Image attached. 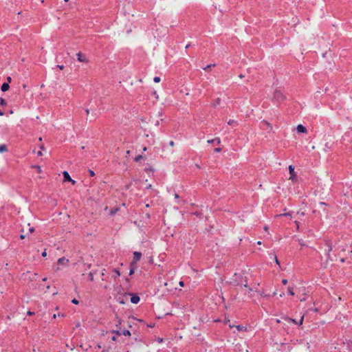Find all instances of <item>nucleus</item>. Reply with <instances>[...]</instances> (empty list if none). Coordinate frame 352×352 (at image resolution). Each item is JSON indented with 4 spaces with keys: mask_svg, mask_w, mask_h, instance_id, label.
Segmentation results:
<instances>
[{
    "mask_svg": "<svg viewBox=\"0 0 352 352\" xmlns=\"http://www.w3.org/2000/svg\"><path fill=\"white\" fill-rule=\"evenodd\" d=\"M324 245L327 248V249L326 250V252H325V254L327 255V261L324 263L322 264V267L324 268H326L328 261H333L332 258L331 257V254H330L331 252L332 251L333 247H332V242L331 240H325Z\"/></svg>",
    "mask_w": 352,
    "mask_h": 352,
    "instance_id": "f257e3e1",
    "label": "nucleus"
},
{
    "mask_svg": "<svg viewBox=\"0 0 352 352\" xmlns=\"http://www.w3.org/2000/svg\"><path fill=\"white\" fill-rule=\"evenodd\" d=\"M274 99L277 102L280 103L283 102L286 99V97L280 89H276L274 93Z\"/></svg>",
    "mask_w": 352,
    "mask_h": 352,
    "instance_id": "f03ea898",
    "label": "nucleus"
},
{
    "mask_svg": "<svg viewBox=\"0 0 352 352\" xmlns=\"http://www.w3.org/2000/svg\"><path fill=\"white\" fill-rule=\"evenodd\" d=\"M126 294L131 296V302L133 304H138L140 300V298L137 294H133L131 292H128V293H126Z\"/></svg>",
    "mask_w": 352,
    "mask_h": 352,
    "instance_id": "7ed1b4c3",
    "label": "nucleus"
},
{
    "mask_svg": "<svg viewBox=\"0 0 352 352\" xmlns=\"http://www.w3.org/2000/svg\"><path fill=\"white\" fill-rule=\"evenodd\" d=\"M142 257V253L140 252H134L133 261L131 263L133 265H137V263L140 260Z\"/></svg>",
    "mask_w": 352,
    "mask_h": 352,
    "instance_id": "20e7f679",
    "label": "nucleus"
},
{
    "mask_svg": "<svg viewBox=\"0 0 352 352\" xmlns=\"http://www.w3.org/2000/svg\"><path fill=\"white\" fill-rule=\"evenodd\" d=\"M303 320H304V316H302L300 318V320H299V322H297L295 319H292L289 317H285V320L287 321L288 322H292L295 324H298V325H302V322H303Z\"/></svg>",
    "mask_w": 352,
    "mask_h": 352,
    "instance_id": "39448f33",
    "label": "nucleus"
},
{
    "mask_svg": "<svg viewBox=\"0 0 352 352\" xmlns=\"http://www.w3.org/2000/svg\"><path fill=\"white\" fill-rule=\"evenodd\" d=\"M76 56H77V59L79 62H81V63H87L88 62V59L87 58L85 54H83L82 53L78 52V53H77Z\"/></svg>",
    "mask_w": 352,
    "mask_h": 352,
    "instance_id": "423d86ee",
    "label": "nucleus"
},
{
    "mask_svg": "<svg viewBox=\"0 0 352 352\" xmlns=\"http://www.w3.org/2000/svg\"><path fill=\"white\" fill-rule=\"evenodd\" d=\"M289 174H290L289 179L293 181L295 180L296 179V174L294 171V166H293L292 165H289Z\"/></svg>",
    "mask_w": 352,
    "mask_h": 352,
    "instance_id": "0eeeda50",
    "label": "nucleus"
},
{
    "mask_svg": "<svg viewBox=\"0 0 352 352\" xmlns=\"http://www.w3.org/2000/svg\"><path fill=\"white\" fill-rule=\"evenodd\" d=\"M120 276V271L116 268L111 270V278L116 280V279Z\"/></svg>",
    "mask_w": 352,
    "mask_h": 352,
    "instance_id": "6e6552de",
    "label": "nucleus"
},
{
    "mask_svg": "<svg viewBox=\"0 0 352 352\" xmlns=\"http://www.w3.org/2000/svg\"><path fill=\"white\" fill-rule=\"evenodd\" d=\"M296 130L297 132L300 133H306L307 132V128L302 124H298L296 127Z\"/></svg>",
    "mask_w": 352,
    "mask_h": 352,
    "instance_id": "1a4fd4ad",
    "label": "nucleus"
},
{
    "mask_svg": "<svg viewBox=\"0 0 352 352\" xmlns=\"http://www.w3.org/2000/svg\"><path fill=\"white\" fill-rule=\"evenodd\" d=\"M69 262V260L65 257H61L58 259L57 263L58 265H65Z\"/></svg>",
    "mask_w": 352,
    "mask_h": 352,
    "instance_id": "9d476101",
    "label": "nucleus"
},
{
    "mask_svg": "<svg viewBox=\"0 0 352 352\" xmlns=\"http://www.w3.org/2000/svg\"><path fill=\"white\" fill-rule=\"evenodd\" d=\"M10 88V85L8 82H3L1 85V89L3 92L8 91Z\"/></svg>",
    "mask_w": 352,
    "mask_h": 352,
    "instance_id": "9b49d317",
    "label": "nucleus"
},
{
    "mask_svg": "<svg viewBox=\"0 0 352 352\" xmlns=\"http://www.w3.org/2000/svg\"><path fill=\"white\" fill-rule=\"evenodd\" d=\"M63 174L64 181H65V182L68 181L69 182V181L72 180V178H71L70 175H69V174L68 173L67 171H64L63 173Z\"/></svg>",
    "mask_w": 352,
    "mask_h": 352,
    "instance_id": "f8f14e48",
    "label": "nucleus"
},
{
    "mask_svg": "<svg viewBox=\"0 0 352 352\" xmlns=\"http://www.w3.org/2000/svg\"><path fill=\"white\" fill-rule=\"evenodd\" d=\"M136 267H137V265H133L132 263H130V269H129V276H131L134 274L135 269L136 268Z\"/></svg>",
    "mask_w": 352,
    "mask_h": 352,
    "instance_id": "ddd939ff",
    "label": "nucleus"
},
{
    "mask_svg": "<svg viewBox=\"0 0 352 352\" xmlns=\"http://www.w3.org/2000/svg\"><path fill=\"white\" fill-rule=\"evenodd\" d=\"M214 142H216L217 144H219L221 143L220 138H215L214 139L208 140V143H209V144L214 143Z\"/></svg>",
    "mask_w": 352,
    "mask_h": 352,
    "instance_id": "4468645a",
    "label": "nucleus"
},
{
    "mask_svg": "<svg viewBox=\"0 0 352 352\" xmlns=\"http://www.w3.org/2000/svg\"><path fill=\"white\" fill-rule=\"evenodd\" d=\"M8 151V147L6 144H0V153H4Z\"/></svg>",
    "mask_w": 352,
    "mask_h": 352,
    "instance_id": "2eb2a0df",
    "label": "nucleus"
},
{
    "mask_svg": "<svg viewBox=\"0 0 352 352\" xmlns=\"http://www.w3.org/2000/svg\"><path fill=\"white\" fill-rule=\"evenodd\" d=\"M143 159L142 155H138L134 158V161L136 162H140Z\"/></svg>",
    "mask_w": 352,
    "mask_h": 352,
    "instance_id": "dca6fc26",
    "label": "nucleus"
},
{
    "mask_svg": "<svg viewBox=\"0 0 352 352\" xmlns=\"http://www.w3.org/2000/svg\"><path fill=\"white\" fill-rule=\"evenodd\" d=\"M236 328L237 329L238 331H245L246 330V327L243 326V325H236Z\"/></svg>",
    "mask_w": 352,
    "mask_h": 352,
    "instance_id": "f3484780",
    "label": "nucleus"
},
{
    "mask_svg": "<svg viewBox=\"0 0 352 352\" xmlns=\"http://www.w3.org/2000/svg\"><path fill=\"white\" fill-rule=\"evenodd\" d=\"M221 104V99L220 98H217L214 102H213V106L214 107H217L218 105H219Z\"/></svg>",
    "mask_w": 352,
    "mask_h": 352,
    "instance_id": "a211bd4d",
    "label": "nucleus"
},
{
    "mask_svg": "<svg viewBox=\"0 0 352 352\" xmlns=\"http://www.w3.org/2000/svg\"><path fill=\"white\" fill-rule=\"evenodd\" d=\"M214 66H215V64L208 65L206 67H203V69L205 70V71H208L209 69H210V68L212 67H214Z\"/></svg>",
    "mask_w": 352,
    "mask_h": 352,
    "instance_id": "6ab92c4d",
    "label": "nucleus"
},
{
    "mask_svg": "<svg viewBox=\"0 0 352 352\" xmlns=\"http://www.w3.org/2000/svg\"><path fill=\"white\" fill-rule=\"evenodd\" d=\"M287 292L291 296H294V295L293 287H289L287 288Z\"/></svg>",
    "mask_w": 352,
    "mask_h": 352,
    "instance_id": "aec40b11",
    "label": "nucleus"
},
{
    "mask_svg": "<svg viewBox=\"0 0 352 352\" xmlns=\"http://www.w3.org/2000/svg\"><path fill=\"white\" fill-rule=\"evenodd\" d=\"M122 335H124V336H131V332H130L129 330L126 329V330H124V331H122Z\"/></svg>",
    "mask_w": 352,
    "mask_h": 352,
    "instance_id": "412c9836",
    "label": "nucleus"
},
{
    "mask_svg": "<svg viewBox=\"0 0 352 352\" xmlns=\"http://www.w3.org/2000/svg\"><path fill=\"white\" fill-rule=\"evenodd\" d=\"M7 104V102L6 101L5 99L2 98H0V105H6Z\"/></svg>",
    "mask_w": 352,
    "mask_h": 352,
    "instance_id": "4be33fe9",
    "label": "nucleus"
},
{
    "mask_svg": "<svg viewBox=\"0 0 352 352\" xmlns=\"http://www.w3.org/2000/svg\"><path fill=\"white\" fill-rule=\"evenodd\" d=\"M112 333H115L116 335H118V336H121L122 335V331L120 330H113Z\"/></svg>",
    "mask_w": 352,
    "mask_h": 352,
    "instance_id": "5701e85b",
    "label": "nucleus"
},
{
    "mask_svg": "<svg viewBox=\"0 0 352 352\" xmlns=\"http://www.w3.org/2000/svg\"><path fill=\"white\" fill-rule=\"evenodd\" d=\"M88 277H89V279L91 280V281H93L94 280V274L92 272H89V274H88Z\"/></svg>",
    "mask_w": 352,
    "mask_h": 352,
    "instance_id": "b1692460",
    "label": "nucleus"
},
{
    "mask_svg": "<svg viewBox=\"0 0 352 352\" xmlns=\"http://www.w3.org/2000/svg\"><path fill=\"white\" fill-rule=\"evenodd\" d=\"M262 122H263V124H265L267 126H269L270 129H272V126H271V124L268 122H267L265 120H263Z\"/></svg>",
    "mask_w": 352,
    "mask_h": 352,
    "instance_id": "393cba45",
    "label": "nucleus"
},
{
    "mask_svg": "<svg viewBox=\"0 0 352 352\" xmlns=\"http://www.w3.org/2000/svg\"><path fill=\"white\" fill-rule=\"evenodd\" d=\"M160 80H161V78H160L159 76H155V77H154V78H153V81H154L155 82H160Z\"/></svg>",
    "mask_w": 352,
    "mask_h": 352,
    "instance_id": "a878e982",
    "label": "nucleus"
},
{
    "mask_svg": "<svg viewBox=\"0 0 352 352\" xmlns=\"http://www.w3.org/2000/svg\"><path fill=\"white\" fill-rule=\"evenodd\" d=\"M89 174L90 177H94L95 175V173L94 170L89 169L88 170Z\"/></svg>",
    "mask_w": 352,
    "mask_h": 352,
    "instance_id": "bb28decb",
    "label": "nucleus"
},
{
    "mask_svg": "<svg viewBox=\"0 0 352 352\" xmlns=\"http://www.w3.org/2000/svg\"><path fill=\"white\" fill-rule=\"evenodd\" d=\"M234 124H236V122L234 120H230L228 122V124L229 125H232Z\"/></svg>",
    "mask_w": 352,
    "mask_h": 352,
    "instance_id": "cd10ccee",
    "label": "nucleus"
},
{
    "mask_svg": "<svg viewBox=\"0 0 352 352\" xmlns=\"http://www.w3.org/2000/svg\"><path fill=\"white\" fill-rule=\"evenodd\" d=\"M72 302L74 305H78L79 303V301L77 299L74 298L73 300H72Z\"/></svg>",
    "mask_w": 352,
    "mask_h": 352,
    "instance_id": "c85d7f7f",
    "label": "nucleus"
},
{
    "mask_svg": "<svg viewBox=\"0 0 352 352\" xmlns=\"http://www.w3.org/2000/svg\"><path fill=\"white\" fill-rule=\"evenodd\" d=\"M120 324H121V319L120 318L117 317V324H116V326L118 327Z\"/></svg>",
    "mask_w": 352,
    "mask_h": 352,
    "instance_id": "c756f323",
    "label": "nucleus"
},
{
    "mask_svg": "<svg viewBox=\"0 0 352 352\" xmlns=\"http://www.w3.org/2000/svg\"><path fill=\"white\" fill-rule=\"evenodd\" d=\"M118 210H119L118 208H116L114 210H112L111 212V214H115Z\"/></svg>",
    "mask_w": 352,
    "mask_h": 352,
    "instance_id": "7c9ffc66",
    "label": "nucleus"
},
{
    "mask_svg": "<svg viewBox=\"0 0 352 352\" xmlns=\"http://www.w3.org/2000/svg\"><path fill=\"white\" fill-rule=\"evenodd\" d=\"M260 295L262 296V297H269L270 295H267L266 294H265L263 292H261L260 293Z\"/></svg>",
    "mask_w": 352,
    "mask_h": 352,
    "instance_id": "2f4dec72",
    "label": "nucleus"
},
{
    "mask_svg": "<svg viewBox=\"0 0 352 352\" xmlns=\"http://www.w3.org/2000/svg\"><path fill=\"white\" fill-rule=\"evenodd\" d=\"M56 67L59 68L61 70H63L65 68L63 65H56Z\"/></svg>",
    "mask_w": 352,
    "mask_h": 352,
    "instance_id": "473e14b6",
    "label": "nucleus"
},
{
    "mask_svg": "<svg viewBox=\"0 0 352 352\" xmlns=\"http://www.w3.org/2000/svg\"><path fill=\"white\" fill-rule=\"evenodd\" d=\"M118 301L119 302V303L120 304H124V301L123 299H121L120 298H118Z\"/></svg>",
    "mask_w": 352,
    "mask_h": 352,
    "instance_id": "72a5a7b5",
    "label": "nucleus"
},
{
    "mask_svg": "<svg viewBox=\"0 0 352 352\" xmlns=\"http://www.w3.org/2000/svg\"><path fill=\"white\" fill-rule=\"evenodd\" d=\"M110 350V346L106 348V349H104L102 352H109Z\"/></svg>",
    "mask_w": 352,
    "mask_h": 352,
    "instance_id": "f704fd0d",
    "label": "nucleus"
},
{
    "mask_svg": "<svg viewBox=\"0 0 352 352\" xmlns=\"http://www.w3.org/2000/svg\"><path fill=\"white\" fill-rule=\"evenodd\" d=\"M299 243L301 246H305V244L304 243L303 241L301 239V240H299Z\"/></svg>",
    "mask_w": 352,
    "mask_h": 352,
    "instance_id": "c9c22d12",
    "label": "nucleus"
},
{
    "mask_svg": "<svg viewBox=\"0 0 352 352\" xmlns=\"http://www.w3.org/2000/svg\"><path fill=\"white\" fill-rule=\"evenodd\" d=\"M282 283H283V285H286V284L287 283V279H283V280H282Z\"/></svg>",
    "mask_w": 352,
    "mask_h": 352,
    "instance_id": "e433bc0d",
    "label": "nucleus"
},
{
    "mask_svg": "<svg viewBox=\"0 0 352 352\" xmlns=\"http://www.w3.org/2000/svg\"><path fill=\"white\" fill-rule=\"evenodd\" d=\"M169 145H170V146H173L175 145V142H174L173 141H172V140H171V141H170V142H169Z\"/></svg>",
    "mask_w": 352,
    "mask_h": 352,
    "instance_id": "4c0bfd02",
    "label": "nucleus"
},
{
    "mask_svg": "<svg viewBox=\"0 0 352 352\" xmlns=\"http://www.w3.org/2000/svg\"><path fill=\"white\" fill-rule=\"evenodd\" d=\"M47 256L46 250H45L44 252L42 253V256L45 257Z\"/></svg>",
    "mask_w": 352,
    "mask_h": 352,
    "instance_id": "58836bf2",
    "label": "nucleus"
},
{
    "mask_svg": "<svg viewBox=\"0 0 352 352\" xmlns=\"http://www.w3.org/2000/svg\"><path fill=\"white\" fill-rule=\"evenodd\" d=\"M157 342H160V343L163 342V338H157Z\"/></svg>",
    "mask_w": 352,
    "mask_h": 352,
    "instance_id": "ea45409f",
    "label": "nucleus"
},
{
    "mask_svg": "<svg viewBox=\"0 0 352 352\" xmlns=\"http://www.w3.org/2000/svg\"><path fill=\"white\" fill-rule=\"evenodd\" d=\"M275 261H276V263L277 265H280V263H279V261H278V258H277V257L276 256H275Z\"/></svg>",
    "mask_w": 352,
    "mask_h": 352,
    "instance_id": "a19ab883",
    "label": "nucleus"
},
{
    "mask_svg": "<svg viewBox=\"0 0 352 352\" xmlns=\"http://www.w3.org/2000/svg\"><path fill=\"white\" fill-rule=\"evenodd\" d=\"M221 151V148H216L214 149V151H215V152H220Z\"/></svg>",
    "mask_w": 352,
    "mask_h": 352,
    "instance_id": "79ce46f5",
    "label": "nucleus"
},
{
    "mask_svg": "<svg viewBox=\"0 0 352 352\" xmlns=\"http://www.w3.org/2000/svg\"><path fill=\"white\" fill-rule=\"evenodd\" d=\"M28 314L29 316H32V315H34V312H32V311H28Z\"/></svg>",
    "mask_w": 352,
    "mask_h": 352,
    "instance_id": "37998d69",
    "label": "nucleus"
},
{
    "mask_svg": "<svg viewBox=\"0 0 352 352\" xmlns=\"http://www.w3.org/2000/svg\"><path fill=\"white\" fill-rule=\"evenodd\" d=\"M43 154H42V152L41 151H38L37 152V155L38 156H41Z\"/></svg>",
    "mask_w": 352,
    "mask_h": 352,
    "instance_id": "c03bdc74",
    "label": "nucleus"
},
{
    "mask_svg": "<svg viewBox=\"0 0 352 352\" xmlns=\"http://www.w3.org/2000/svg\"><path fill=\"white\" fill-rule=\"evenodd\" d=\"M96 348L98 349H101V345L100 344H98L96 345Z\"/></svg>",
    "mask_w": 352,
    "mask_h": 352,
    "instance_id": "a18cd8bd",
    "label": "nucleus"
},
{
    "mask_svg": "<svg viewBox=\"0 0 352 352\" xmlns=\"http://www.w3.org/2000/svg\"><path fill=\"white\" fill-rule=\"evenodd\" d=\"M7 80H8V81L9 82H11V80H12V78H11V77H10V76H8V77L7 78Z\"/></svg>",
    "mask_w": 352,
    "mask_h": 352,
    "instance_id": "49530a36",
    "label": "nucleus"
},
{
    "mask_svg": "<svg viewBox=\"0 0 352 352\" xmlns=\"http://www.w3.org/2000/svg\"><path fill=\"white\" fill-rule=\"evenodd\" d=\"M230 322V320L228 318H226L224 322L228 323Z\"/></svg>",
    "mask_w": 352,
    "mask_h": 352,
    "instance_id": "de8ad7c7",
    "label": "nucleus"
},
{
    "mask_svg": "<svg viewBox=\"0 0 352 352\" xmlns=\"http://www.w3.org/2000/svg\"><path fill=\"white\" fill-rule=\"evenodd\" d=\"M179 195H178V194H177V193H175V199H179Z\"/></svg>",
    "mask_w": 352,
    "mask_h": 352,
    "instance_id": "09e8293b",
    "label": "nucleus"
},
{
    "mask_svg": "<svg viewBox=\"0 0 352 352\" xmlns=\"http://www.w3.org/2000/svg\"><path fill=\"white\" fill-rule=\"evenodd\" d=\"M34 231V228H30V232H33Z\"/></svg>",
    "mask_w": 352,
    "mask_h": 352,
    "instance_id": "8fccbe9b",
    "label": "nucleus"
},
{
    "mask_svg": "<svg viewBox=\"0 0 352 352\" xmlns=\"http://www.w3.org/2000/svg\"><path fill=\"white\" fill-rule=\"evenodd\" d=\"M20 239H25V235L24 234H21L20 235Z\"/></svg>",
    "mask_w": 352,
    "mask_h": 352,
    "instance_id": "3c124183",
    "label": "nucleus"
},
{
    "mask_svg": "<svg viewBox=\"0 0 352 352\" xmlns=\"http://www.w3.org/2000/svg\"><path fill=\"white\" fill-rule=\"evenodd\" d=\"M116 339H117V338H116V336H113V337L111 338V340H112L113 341H116Z\"/></svg>",
    "mask_w": 352,
    "mask_h": 352,
    "instance_id": "603ef678",
    "label": "nucleus"
},
{
    "mask_svg": "<svg viewBox=\"0 0 352 352\" xmlns=\"http://www.w3.org/2000/svg\"><path fill=\"white\" fill-rule=\"evenodd\" d=\"M184 282H183V281H180V282H179V285H180V286H182V287H183V286H184Z\"/></svg>",
    "mask_w": 352,
    "mask_h": 352,
    "instance_id": "864d4df0",
    "label": "nucleus"
},
{
    "mask_svg": "<svg viewBox=\"0 0 352 352\" xmlns=\"http://www.w3.org/2000/svg\"><path fill=\"white\" fill-rule=\"evenodd\" d=\"M4 112L0 109V116H3Z\"/></svg>",
    "mask_w": 352,
    "mask_h": 352,
    "instance_id": "5fc2aeb1",
    "label": "nucleus"
},
{
    "mask_svg": "<svg viewBox=\"0 0 352 352\" xmlns=\"http://www.w3.org/2000/svg\"><path fill=\"white\" fill-rule=\"evenodd\" d=\"M320 205L324 206V205H326V203L321 201V202H320Z\"/></svg>",
    "mask_w": 352,
    "mask_h": 352,
    "instance_id": "6e6d98bb",
    "label": "nucleus"
},
{
    "mask_svg": "<svg viewBox=\"0 0 352 352\" xmlns=\"http://www.w3.org/2000/svg\"><path fill=\"white\" fill-rule=\"evenodd\" d=\"M85 111H86L87 115H88V114L89 113V109H85Z\"/></svg>",
    "mask_w": 352,
    "mask_h": 352,
    "instance_id": "4d7b16f0",
    "label": "nucleus"
},
{
    "mask_svg": "<svg viewBox=\"0 0 352 352\" xmlns=\"http://www.w3.org/2000/svg\"><path fill=\"white\" fill-rule=\"evenodd\" d=\"M147 151V147L146 146H144L143 147V151Z\"/></svg>",
    "mask_w": 352,
    "mask_h": 352,
    "instance_id": "13d9d810",
    "label": "nucleus"
},
{
    "mask_svg": "<svg viewBox=\"0 0 352 352\" xmlns=\"http://www.w3.org/2000/svg\"><path fill=\"white\" fill-rule=\"evenodd\" d=\"M69 182H71L73 184H74L76 183V182L74 180H73L72 179Z\"/></svg>",
    "mask_w": 352,
    "mask_h": 352,
    "instance_id": "bf43d9fd",
    "label": "nucleus"
},
{
    "mask_svg": "<svg viewBox=\"0 0 352 352\" xmlns=\"http://www.w3.org/2000/svg\"><path fill=\"white\" fill-rule=\"evenodd\" d=\"M340 261H341L342 263H344V262L345 261V259H344V258H341V259H340Z\"/></svg>",
    "mask_w": 352,
    "mask_h": 352,
    "instance_id": "052dcab7",
    "label": "nucleus"
},
{
    "mask_svg": "<svg viewBox=\"0 0 352 352\" xmlns=\"http://www.w3.org/2000/svg\"><path fill=\"white\" fill-rule=\"evenodd\" d=\"M229 327H230V328H232V327H235V326H234V325H232V324H229Z\"/></svg>",
    "mask_w": 352,
    "mask_h": 352,
    "instance_id": "680f3d73",
    "label": "nucleus"
},
{
    "mask_svg": "<svg viewBox=\"0 0 352 352\" xmlns=\"http://www.w3.org/2000/svg\"><path fill=\"white\" fill-rule=\"evenodd\" d=\"M244 287H248V283H247L244 285Z\"/></svg>",
    "mask_w": 352,
    "mask_h": 352,
    "instance_id": "e2e57ef3",
    "label": "nucleus"
},
{
    "mask_svg": "<svg viewBox=\"0 0 352 352\" xmlns=\"http://www.w3.org/2000/svg\"><path fill=\"white\" fill-rule=\"evenodd\" d=\"M47 280V278H43V281H46Z\"/></svg>",
    "mask_w": 352,
    "mask_h": 352,
    "instance_id": "0e129e2a",
    "label": "nucleus"
},
{
    "mask_svg": "<svg viewBox=\"0 0 352 352\" xmlns=\"http://www.w3.org/2000/svg\"><path fill=\"white\" fill-rule=\"evenodd\" d=\"M189 46H190V45H189V44H188V45H187L186 46V49H187V48H188V47H189Z\"/></svg>",
    "mask_w": 352,
    "mask_h": 352,
    "instance_id": "69168bd1",
    "label": "nucleus"
},
{
    "mask_svg": "<svg viewBox=\"0 0 352 352\" xmlns=\"http://www.w3.org/2000/svg\"><path fill=\"white\" fill-rule=\"evenodd\" d=\"M276 292H274L273 293V296H274V295H276Z\"/></svg>",
    "mask_w": 352,
    "mask_h": 352,
    "instance_id": "338daca9",
    "label": "nucleus"
},
{
    "mask_svg": "<svg viewBox=\"0 0 352 352\" xmlns=\"http://www.w3.org/2000/svg\"><path fill=\"white\" fill-rule=\"evenodd\" d=\"M65 2H67L69 0H64Z\"/></svg>",
    "mask_w": 352,
    "mask_h": 352,
    "instance_id": "774afa93",
    "label": "nucleus"
}]
</instances>
